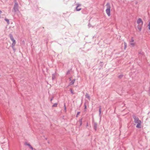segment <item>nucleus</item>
Returning a JSON list of instances; mask_svg holds the SVG:
<instances>
[{
	"label": "nucleus",
	"mask_w": 150,
	"mask_h": 150,
	"mask_svg": "<svg viewBox=\"0 0 150 150\" xmlns=\"http://www.w3.org/2000/svg\"><path fill=\"white\" fill-rule=\"evenodd\" d=\"M132 117L134 119V123L135 124H137L136 127L138 128H141V125L142 123L141 121L139 120L138 117L136 116L135 115H133Z\"/></svg>",
	"instance_id": "nucleus-1"
},
{
	"label": "nucleus",
	"mask_w": 150,
	"mask_h": 150,
	"mask_svg": "<svg viewBox=\"0 0 150 150\" xmlns=\"http://www.w3.org/2000/svg\"><path fill=\"white\" fill-rule=\"evenodd\" d=\"M106 6H107V9L106 10V12L108 16H109L110 15V5L109 3H107L106 4Z\"/></svg>",
	"instance_id": "nucleus-2"
},
{
	"label": "nucleus",
	"mask_w": 150,
	"mask_h": 150,
	"mask_svg": "<svg viewBox=\"0 0 150 150\" xmlns=\"http://www.w3.org/2000/svg\"><path fill=\"white\" fill-rule=\"evenodd\" d=\"M93 127L95 131H96L97 128V124L96 122H94L93 120Z\"/></svg>",
	"instance_id": "nucleus-3"
},
{
	"label": "nucleus",
	"mask_w": 150,
	"mask_h": 150,
	"mask_svg": "<svg viewBox=\"0 0 150 150\" xmlns=\"http://www.w3.org/2000/svg\"><path fill=\"white\" fill-rule=\"evenodd\" d=\"M81 12L83 14H87L88 13V12L86 8H85L82 9Z\"/></svg>",
	"instance_id": "nucleus-4"
},
{
	"label": "nucleus",
	"mask_w": 150,
	"mask_h": 150,
	"mask_svg": "<svg viewBox=\"0 0 150 150\" xmlns=\"http://www.w3.org/2000/svg\"><path fill=\"white\" fill-rule=\"evenodd\" d=\"M137 24H139L141 23V25H142L143 24V21L141 18H139L137 21Z\"/></svg>",
	"instance_id": "nucleus-5"
},
{
	"label": "nucleus",
	"mask_w": 150,
	"mask_h": 150,
	"mask_svg": "<svg viewBox=\"0 0 150 150\" xmlns=\"http://www.w3.org/2000/svg\"><path fill=\"white\" fill-rule=\"evenodd\" d=\"M18 5L17 3H15L14 5V9L15 11L18 10Z\"/></svg>",
	"instance_id": "nucleus-6"
},
{
	"label": "nucleus",
	"mask_w": 150,
	"mask_h": 150,
	"mask_svg": "<svg viewBox=\"0 0 150 150\" xmlns=\"http://www.w3.org/2000/svg\"><path fill=\"white\" fill-rule=\"evenodd\" d=\"M138 54L142 56H144V53L142 50H139L138 51Z\"/></svg>",
	"instance_id": "nucleus-7"
},
{
	"label": "nucleus",
	"mask_w": 150,
	"mask_h": 150,
	"mask_svg": "<svg viewBox=\"0 0 150 150\" xmlns=\"http://www.w3.org/2000/svg\"><path fill=\"white\" fill-rule=\"evenodd\" d=\"M76 81V79H73L69 83V86L73 85Z\"/></svg>",
	"instance_id": "nucleus-8"
},
{
	"label": "nucleus",
	"mask_w": 150,
	"mask_h": 150,
	"mask_svg": "<svg viewBox=\"0 0 150 150\" xmlns=\"http://www.w3.org/2000/svg\"><path fill=\"white\" fill-rule=\"evenodd\" d=\"M11 40L12 41L13 43H16L15 40L14 39L12 36L10 37Z\"/></svg>",
	"instance_id": "nucleus-9"
},
{
	"label": "nucleus",
	"mask_w": 150,
	"mask_h": 150,
	"mask_svg": "<svg viewBox=\"0 0 150 150\" xmlns=\"http://www.w3.org/2000/svg\"><path fill=\"white\" fill-rule=\"evenodd\" d=\"M11 40L12 41L13 43H16L15 40L14 39L12 36L10 37Z\"/></svg>",
	"instance_id": "nucleus-10"
},
{
	"label": "nucleus",
	"mask_w": 150,
	"mask_h": 150,
	"mask_svg": "<svg viewBox=\"0 0 150 150\" xmlns=\"http://www.w3.org/2000/svg\"><path fill=\"white\" fill-rule=\"evenodd\" d=\"M99 115L100 117L101 116V106H100L99 107Z\"/></svg>",
	"instance_id": "nucleus-11"
},
{
	"label": "nucleus",
	"mask_w": 150,
	"mask_h": 150,
	"mask_svg": "<svg viewBox=\"0 0 150 150\" xmlns=\"http://www.w3.org/2000/svg\"><path fill=\"white\" fill-rule=\"evenodd\" d=\"M85 97L86 98L88 99H89V100L90 99V96L89 95L88 93H86V95H85Z\"/></svg>",
	"instance_id": "nucleus-12"
},
{
	"label": "nucleus",
	"mask_w": 150,
	"mask_h": 150,
	"mask_svg": "<svg viewBox=\"0 0 150 150\" xmlns=\"http://www.w3.org/2000/svg\"><path fill=\"white\" fill-rule=\"evenodd\" d=\"M142 25H139L137 26V28L140 31L142 30Z\"/></svg>",
	"instance_id": "nucleus-13"
},
{
	"label": "nucleus",
	"mask_w": 150,
	"mask_h": 150,
	"mask_svg": "<svg viewBox=\"0 0 150 150\" xmlns=\"http://www.w3.org/2000/svg\"><path fill=\"white\" fill-rule=\"evenodd\" d=\"M82 118H81V119H79V122H80V125H79V127H81L82 125Z\"/></svg>",
	"instance_id": "nucleus-14"
},
{
	"label": "nucleus",
	"mask_w": 150,
	"mask_h": 150,
	"mask_svg": "<svg viewBox=\"0 0 150 150\" xmlns=\"http://www.w3.org/2000/svg\"><path fill=\"white\" fill-rule=\"evenodd\" d=\"M75 9L76 11H79L81 9V8H78V7H76Z\"/></svg>",
	"instance_id": "nucleus-15"
},
{
	"label": "nucleus",
	"mask_w": 150,
	"mask_h": 150,
	"mask_svg": "<svg viewBox=\"0 0 150 150\" xmlns=\"http://www.w3.org/2000/svg\"><path fill=\"white\" fill-rule=\"evenodd\" d=\"M71 93L72 94V95H73L74 94V92H73V90H72V88H70V90H69Z\"/></svg>",
	"instance_id": "nucleus-16"
},
{
	"label": "nucleus",
	"mask_w": 150,
	"mask_h": 150,
	"mask_svg": "<svg viewBox=\"0 0 150 150\" xmlns=\"http://www.w3.org/2000/svg\"><path fill=\"white\" fill-rule=\"evenodd\" d=\"M123 75L121 74H120V75H119L118 77L120 79H121L123 77Z\"/></svg>",
	"instance_id": "nucleus-17"
},
{
	"label": "nucleus",
	"mask_w": 150,
	"mask_h": 150,
	"mask_svg": "<svg viewBox=\"0 0 150 150\" xmlns=\"http://www.w3.org/2000/svg\"><path fill=\"white\" fill-rule=\"evenodd\" d=\"M71 71V69L68 70L66 73V74H70Z\"/></svg>",
	"instance_id": "nucleus-18"
},
{
	"label": "nucleus",
	"mask_w": 150,
	"mask_h": 150,
	"mask_svg": "<svg viewBox=\"0 0 150 150\" xmlns=\"http://www.w3.org/2000/svg\"><path fill=\"white\" fill-rule=\"evenodd\" d=\"M16 43H13L11 45V47H12L13 48L16 44Z\"/></svg>",
	"instance_id": "nucleus-19"
},
{
	"label": "nucleus",
	"mask_w": 150,
	"mask_h": 150,
	"mask_svg": "<svg viewBox=\"0 0 150 150\" xmlns=\"http://www.w3.org/2000/svg\"><path fill=\"white\" fill-rule=\"evenodd\" d=\"M127 47V43L125 42L124 43V49H125Z\"/></svg>",
	"instance_id": "nucleus-20"
},
{
	"label": "nucleus",
	"mask_w": 150,
	"mask_h": 150,
	"mask_svg": "<svg viewBox=\"0 0 150 150\" xmlns=\"http://www.w3.org/2000/svg\"><path fill=\"white\" fill-rule=\"evenodd\" d=\"M84 109L85 110H86V103H84Z\"/></svg>",
	"instance_id": "nucleus-21"
},
{
	"label": "nucleus",
	"mask_w": 150,
	"mask_h": 150,
	"mask_svg": "<svg viewBox=\"0 0 150 150\" xmlns=\"http://www.w3.org/2000/svg\"><path fill=\"white\" fill-rule=\"evenodd\" d=\"M148 29L150 31V22H149V23L148 24Z\"/></svg>",
	"instance_id": "nucleus-22"
},
{
	"label": "nucleus",
	"mask_w": 150,
	"mask_h": 150,
	"mask_svg": "<svg viewBox=\"0 0 150 150\" xmlns=\"http://www.w3.org/2000/svg\"><path fill=\"white\" fill-rule=\"evenodd\" d=\"M76 5H77V6H76V7H79L81 6V4H77Z\"/></svg>",
	"instance_id": "nucleus-23"
},
{
	"label": "nucleus",
	"mask_w": 150,
	"mask_h": 150,
	"mask_svg": "<svg viewBox=\"0 0 150 150\" xmlns=\"http://www.w3.org/2000/svg\"><path fill=\"white\" fill-rule=\"evenodd\" d=\"M57 106V103H54V105H52L53 107H56Z\"/></svg>",
	"instance_id": "nucleus-24"
},
{
	"label": "nucleus",
	"mask_w": 150,
	"mask_h": 150,
	"mask_svg": "<svg viewBox=\"0 0 150 150\" xmlns=\"http://www.w3.org/2000/svg\"><path fill=\"white\" fill-rule=\"evenodd\" d=\"M80 113V112H78L77 113V114L76 115V117H78V115H79Z\"/></svg>",
	"instance_id": "nucleus-25"
},
{
	"label": "nucleus",
	"mask_w": 150,
	"mask_h": 150,
	"mask_svg": "<svg viewBox=\"0 0 150 150\" xmlns=\"http://www.w3.org/2000/svg\"><path fill=\"white\" fill-rule=\"evenodd\" d=\"M55 78V75L53 74L52 75V79H54Z\"/></svg>",
	"instance_id": "nucleus-26"
},
{
	"label": "nucleus",
	"mask_w": 150,
	"mask_h": 150,
	"mask_svg": "<svg viewBox=\"0 0 150 150\" xmlns=\"http://www.w3.org/2000/svg\"><path fill=\"white\" fill-rule=\"evenodd\" d=\"M134 41V40L133 39V38L132 37L131 39V42H133Z\"/></svg>",
	"instance_id": "nucleus-27"
},
{
	"label": "nucleus",
	"mask_w": 150,
	"mask_h": 150,
	"mask_svg": "<svg viewBox=\"0 0 150 150\" xmlns=\"http://www.w3.org/2000/svg\"><path fill=\"white\" fill-rule=\"evenodd\" d=\"M130 44L131 45H132L133 47H134L135 45V44L134 43H131Z\"/></svg>",
	"instance_id": "nucleus-28"
},
{
	"label": "nucleus",
	"mask_w": 150,
	"mask_h": 150,
	"mask_svg": "<svg viewBox=\"0 0 150 150\" xmlns=\"http://www.w3.org/2000/svg\"><path fill=\"white\" fill-rule=\"evenodd\" d=\"M5 20L7 22H9V20L7 19H5Z\"/></svg>",
	"instance_id": "nucleus-29"
},
{
	"label": "nucleus",
	"mask_w": 150,
	"mask_h": 150,
	"mask_svg": "<svg viewBox=\"0 0 150 150\" xmlns=\"http://www.w3.org/2000/svg\"><path fill=\"white\" fill-rule=\"evenodd\" d=\"M88 26H89V27H90L91 26V25L90 23H88Z\"/></svg>",
	"instance_id": "nucleus-30"
},
{
	"label": "nucleus",
	"mask_w": 150,
	"mask_h": 150,
	"mask_svg": "<svg viewBox=\"0 0 150 150\" xmlns=\"http://www.w3.org/2000/svg\"><path fill=\"white\" fill-rule=\"evenodd\" d=\"M30 147L32 149V150H33V147L31 146H30Z\"/></svg>",
	"instance_id": "nucleus-31"
},
{
	"label": "nucleus",
	"mask_w": 150,
	"mask_h": 150,
	"mask_svg": "<svg viewBox=\"0 0 150 150\" xmlns=\"http://www.w3.org/2000/svg\"><path fill=\"white\" fill-rule=\"evenodd\" d=\"M69 81H72V80H71V77H70V78H69Z\"/></svg>",
	"instance_id": "nucleus-32"
},
{
	"label": "nucleus",
	"mask_w": 150,
	"mask_h": 150,
	"mask_svg": "<svg viewBox=\"0 0 150 150\" xmlns=\"http://www.w3.org/2000/svg\"><path fill=\"white\" fill-rule=\"evenodd\" d=\"M88 126V123H87L86 124V127H87Z\"/></svg>",
	"instance_id": "nucleus-33"
},
{
	"label": "nucleus",
	"mask_w": 150,
	"mask_h": 150,
	"mask_svg": "<svg viewBox=\"0 0 150 150\" xmlns=\"http://www.w3.org/2000/svg\"><path fill=\"white\" fill-rule=\"evenodd\" d=\"M28 145L29 147H30V146H31V145H30V144H28Z\"/></svg>",
	"instance_id": "nucleus-34"
},
{
	"label": "nucleus",
	"mask_w": 150,
	"mask_h": 150,
	"mask_svg": "<svg viewBox=\"0 0 150 150\" xmlns=\"http://www.w3.org/2000/svg\"><path fill=\"white\" fill-rule=\"evenodd\" d=\"M65 109H66V107H65Z\"/></svg>",
	"instance_id": "nucleus-35"
}]
</instances>
